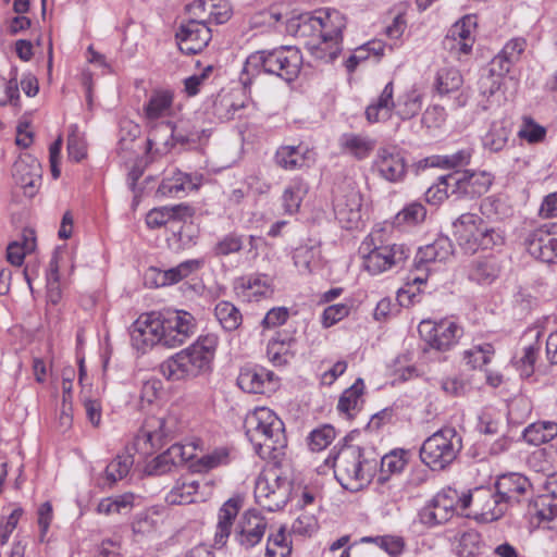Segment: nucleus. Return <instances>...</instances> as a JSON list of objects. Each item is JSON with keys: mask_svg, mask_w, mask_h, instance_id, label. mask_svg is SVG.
I'll return each instance as SVG.
<instances>
[{"mask_svg": "<svg viewBox=\"0 0 557 557\" xmlns=\"http://www.w3.org/2000/svg\"><path fill=\"white\" fill-rule=\"evenodd\" d=\"M308 184L300 177H296L289 182L282 195V206L284 212L294 214L298 212L300 205L308 194Z\"/></svg>", "mask_w": 557, "mask_h": 557, "instance_id": "nucleus-38", "label": "nucleus"}, {"mask_svg": "<svg viewBox=\"0 0 557 557\" xmlns=\"http://www.w3.org/2000/svg\"><path fill=\"white\" fill-rule=\"evenodd\" d=\"M495 490L498 493V499H503L509 508L511 505L520 503L530 492L531 483L520 473H507L498 476Z\"/></svg>", "mask_w": 557, "mask_h": 557, "instance_id": "nucleus-25", "label": "nucleus"}, {"mask_svg": "<svg viewBox=\"0 0 557 557\" xmlns=\"http://www.w3.org/2000/svg\"><path fill=\"white\" fill-rule=\"evenodd\" d=\"M481 536L474 531L470 530L463 532L456 545V552L460 557H473L480 552Z\"/></svg>", "mask_w": 557, "mask_h": 557, "instance_id": "nucleus-57", "label": "nucleus"}, {"mask_svg": "<svg viewBox=\"0 0 557 557\" xmlns=\"http://www.w3.org/2000/svg\"><path fill=\"white\" fill-rule=\"evenodd\" d=\"M462 449V437L455 428L445 426L429 436L420 449V458L432 470H443Z\"/></svg>", "mask_w": 557, "mask_h": 557, "instance_id": "nucleus-7", "label": "nucleus"}, {"mask_svg": "<svg viewBox=\"0 0 557 557\" xmlns=\"http://www.w3.org/2000/svg\"><path fill=\"white\" fill-rule=\"evenodd\" d=\"M494 355L495 349L491 343H476L463 351V360L472 369H482L491 362Z\"/></svg>", "mask_w": 557, "mask_h": 557, "instance_id": "nucleus-45", "label": "nucleus"}, {"mask_svg": "<svg viewBox=\"0 0 557 557\" xmlns=\"http://www.w3.org/2000/svg\"><path fill=\"white\" fill-rule=\"evenodd\" d=\"M463 508H472L476 519L492 522L502 518L508 510L503 499H498L496 490L479 487L473 492L463 494Z\"/></svg>", "mask_w": 557, "mask_h": 557, "instance_id": "nucleus-11", "label": "nucleus"}, {"mask_svg": "<svg viewBox=\"0 0 557 557\" xmlns=\"http://www.w3.org/2000/svg\"><path fill=\"white\" fill-rule=\"evenodd\" d=\"M218 345V335L209 333L200 336L189 347L163 361L160 372L170 381L196 377L211 369Z\"/></svg>", "mask_w": 557, "mask_h": 557, "instance_id": "nucleus-1", "label": "nucleus"}, {"mask_svg": "<svg viewBox=\"0 0 557 557\" xmlns=\"http://www.w3.org/2000/svg\"><path fill=\"white\" fill-rule=\"evenodd\" d=\"M336 432L332 425H323L313 430L309 436V446L312 450H322L327 447L335 438Z\"/></svg>", "mask_w": 557, "mask_h": 557, "instance_id": "nucleus-62", "label": "nucleus"}, {"mask_svg": "<svg viewBox=\"0 0 557 557\" xmlns=\"http://www.w3.org/2000/svg\"><path fill=\"white\" fill-rule=\"evenodd\" d=\"M237 288L242 289V296L246 300L259 301L274 294V281L268 274L255 273L242 277Z\"/></svg>", "mask_w": 557, "mask_h": 557, "instance_id": "nucleus-30", "label": "nucleus"}, {"mask_svg": "<svg viewBox=\"0 0 557 557\" xmlns=\"http://www.w3.org/2000/svg\"><path fill=\"white\" fill-rule=\"evenodd\" d=\"M290 553L292 547L287 541L285 528L281 527L275 534L269 535L265 555L267 557H288Z\"/></svg>", "mask_w": 557, "mask_h": 557, "instance_id": "nucleus-55", "label": "nucleus"}, {"mask_svg": "<svg viewBox=\"0 0 557 557\" xmlns=\"http://www.w3.org/2000/svg\"><path fill=\"white\" fill-rule=\"evenodd\" d=\"M530 512L539 519L540 523H547L549 529H557V503L553 498L537 497L530 505Z\"/></svg>", "mask_w": 557, "mask_h": 557, "instance_id": "nucleus-44", "label": "nucleus"}, {"mask_svg": "<svg viewBox=\"0 0 557 557\" xmlns=\"http://www.w3.org/2000/svg\"><path fill=\"white\" fill-rule=\"evenodd\" d=\"M379 175L392 183L400 182L407 173V163L396 146L380 147L373 162Z\"/></svg>", "mask_w": 557, "mask_h": 557, "instance_id": "nucleus-20", "label": "nucleus"}, {"mask_svg": "<svg viewBox=\"0 0 557 557\" xmlns=\"http://www.w3.org/2000/svg\"><path fill=\"white\" fill-rule=\"evenodd\" d=\"M475 26L474 16L467 15L454 24L448 34L462 41L463 49H472L474 44L473 29Z\"/></svg>", "mask_w": 557, "mask_h": 557, "instance_id": "nucleus-54", "label": "nucleus"}, {"mask_svg": "<svg viewBox=\"0 0 557 557\" xmlns=\"http://www.w3.org/2000/svg\"><path fill=\"white\" fill-rule=\"evenodd\" d=\"M214 315L226 332L237 330L243 323V315L239 309L230 301H219L214 308Z\"/></svg>", "mask_w": 557, "mask_h": 557, "instance_id": "nucleus-43", "label": "nucleus"}, {"mask_svg": "<svg viewBox=\"0 0 557 557\" xmlns=\"http://www.w3.org/2000/svg\"><path fill=\"white\" fill-rule=\"evenodd\" d=\"M383 231H372L359 248L363 258V267L371 274H380L393 267L403 264L410 250L403 244L385 245Z\"/></svg>", "mask_w": 557, "mask_h": 557, "instance_id": "nucleus-6", "label": "nucleus"}, {"mask_svg": "<svg viewBox=\"0 0 557 557\" xmlns=\"http://www.w3.org/2000/svg\"><path fill=\"white\" fill-rule=\"evenodd\" d=\"M302 63V55L294 46H281L271 50L251 53L244 65V73L256 76L260 73L273 74L286 82L294 81Z\"/></svg>", "mask_w": 557, "mask_h": 557, "instance_id": "nucleus-3", "label": "nucleus"}, {"mask_svg": "<svg viewBox=\"0 0 557 557\" xmlns=\"http://www.w3.org/2000/svg\"><path fill=\"white\" fill-rule=\"evenodd\" d=\"M525 49V40L513 38L492 59L491 71L496 74L506 75L511 66L516 64Z\"/></svg>", "mask_w": 557, "mask_h": 557, "instance_id": "nucleus-31", "label": "nucleus"}, {"mask_svg": "<svg viewBox=\"0 0 557 557\" xmlns=\"http://www.w3.org/2000/svg\"><path fill=\"white\" fill-rule=\"evenodd\" d=\"M243 502L239 497L227 499L219 509L218 522L214 533V547L222 548L226 545L232 534L234 521L239 513Z\"/></svg>", "mask_w": 557, "mask_h": 557, "instance_id": "nucleus-27", "label": "nucleus"}, {"mask_svg": "<svg viewBox=\"0 0 557 557\" xmlns=\"http://www.w3.org/2000/svg\"><path fill=\"white\" fill-rule=\"evenodd\" d=\"M343 153L349 154L357 160H363L370 156L375 147V140L369 136L345 133L338 139Z\"/></svg>", "mask_w": 557, "mask_h": 557, "instance_id": "nucleus-33", "label": "nucleus"}, {"mask_svg": "<svg viewBox=\"0 0 557 557\" xmlns=\"http://www.w3.org/2000/svg\"><path fill=\"white\" fill-rule=\"evenodd\" d=\"M541 335L540 331H535V343L523 348L522 356L513 358V366L520 372L522 377H529L534 372V364L541 349V345L539 343V337Z\"/></svg>", "mask_w": 557, "mask_h": 557, "instance_id": "nucleus-46", "label": "nucleus"}, {"mask_svg": "<svg viewBox=\"0 0 557 557\" xmlns=\"http://www.w3.org/2000/svg\"><path fill=\"white\" fill-rule=\"evenodd\" d=\"M326 463L334 469L339 484L348 491L357 492L366 486L372 478L375 463L366 460L358 446H344L336 454L330 455Z\"/></svg>", "mask_w": 557, "mask_h": 557, "instance_id": "nucleus-4", "label": "nucleus"}, {"mask_svg": "<svg viewBox=\"0 0 557 557\" xmlns=\"http://www.w3.org/2000/svg\"><path fill=\"white\" fill-rule=\"evenodd\" d=\"M274 373L262 367L245 368L240 371L237 384L246 393L263 394L274 388Z\"/></svg>", "mask_w": 557, "mask_h": 557, "instance_id": "nucleus-26", "label": "nucleus"}, {"mask_svg": "<svg viewBox=\"0 0 557 557\" xmlns=\"http://www.w3.org/2000/svg\"><path fill=\"white\" fill-rule=\"evenodd\" d=\"M527 251L543 262H557V239L550 226L542 225L524 237Z\"/></svg>", "mask_w": 557, "mask_h": 557, "instance_id": "nucleus-21", "label": "nucleus"}, {"mask_svg": "<svg viewBox=\"0 0 557 557\" xmlns=\"http://www.w3.org/2000/svg\"><path fill=\"white\" fill-rule=\"evenodd\" d=\"M228 462V450L226 448H219L193 461L190 468L197 472H207L219 466L227 465Z\"/></svg>", "mask_w": 557, "mask_h": 557, "instance_id": "nucleus-53", "label": "nucleus"}, {"mask_svg": "<svg viewBox=\"0 0 557 557\" xmlns=\"http://www.w3.org/2000/svg\"><path fill=\"white\" fill-rule=\"evenodd\" d=\"M275 164L284 170L294 171L309 168L314 163V152L306 146H281L274 157Z\"/></svg>", "mask_w": 557, "mask_h": 557, "instance_id": "nucleus-28", "label": "nucleus"}, {"mask_svg": "<svg viewBox=\"0 0 557 557\" xmlns=\"http://www.w3.org/2000/svg\"><path fill=\"white\" fill-rule=\"evenodd\" d=\"M511 126L512 122L509 119L494 121L482 138L483 147L491 152L502 151L508 143Z\"/></svg>", "mask_w": 557, "mask_h": 557, "instance_id": "nucleus-36", "label": "nucleus"}, {"mask_svg": "<svg viewBox=\"0 0 557 557\" xmlns=\"http://www.w3.org/2000/svg\"><path fill=\"white\" fill-rule=\"evenodd\" d=\"M455 236L467 253L480 249H493L505 244V234L498 227L490 226L481 216L463 213L455 222Z\"/></svg>", "mask_w": 557, "mask_h": 557, "instance_id": "nucleus-5", "label": "nucleus"}, {"mask_svg": "<svg viewBox=\"0 0 557 557\" xmlns=\"http://www.w3.org/2000/svg\"><path fill=\"white\" fill-rule=\"evenodd\" d=\"M557 436V423L540 421L530 424L523 432V438L531 445L540 446Z\"/></svg>", "mask_w": 557, "mask_h": 557, "instance_id": "nucleus-42", "label": "nucleus"}, {"mask_svg": "<svg viewBox=\"0 0 557 557\" xmlns=\"http://www.w3.org/2000/svg\"><path fill=\"white\" fill-rule=\"evenodd\" d=\"M456 181H458L457 189L451 190L456 199L459 198H475L487 193L492 183L493 176L485 172H469L454 173Z\"/></svg>", "mask_w": 557, "mask_h": 557, "instance_id": "nucleus-23", "label": "nucleus"}, {"mask_svg": "<svg viewBox=\"0 0 557 557\" xmlns=\"http://www.w3.org/2000/svg\"><path fill=\"white\" fill-rule=\"evenodd\" d=\"M162 324L163 346L168 348L183 345L197 329L194 315L185 310L166 311L162 314Z\"/></svg>", "mask_w": 557, "mask_h": 557, "instance_id": "nucleus-13", "label": "nucleus"}, {"mask_svg": "<svg viewBox=\"0 0 557 557\" xmlns=\"http://www.w3.org/2000/svg\"><path fill=\"white\" fill-rule=\"evenodd\" d=\"M268 520L256 509L246 510L237 521L233 535L234 541L243 549L257 546L268 530Z\"/></svg>", "mask_w": 557, "mask_h": 557, "instance_id": "nucleus-15", "label": "nucleus"}, {"mask_svg": "<svg viewBox=\"0 0 557 557\" xmlns=\"http://www.w3.org/2000/svg\"><path fill=\"white\" fill-rule=\"evenodd\" d=\"M20 99L17 70L12 69L9 77L0 76V106L20 107Z\"/></svg>", "mask_w": 557, "mask_h": 557, "instance_id": "nucleus-49", "label": "nucleus"}, {"mask_svg": "<svg viewBox=\"0 0 557 557\" xmlns=\"http://www.w3.org/2000/svg\"><path fill=\"white\" fill-rule=\"evenodd\" d=\"M462 83V76L457 69L444 67L437 72L435 87L438 94L446 95L458 90Z\"/></svg>", "mask_w": 557, "mask_h": 557, "instance_id": "nucleus-51", "label": "nucleus"}, {"mask_svg": "<svg viewBox=\"0 0 557 557\" xmlns=\"http://www.w3.org/2000/svg\"><path fill=\"white\" fill-rule=\"evenodd\" d=\"M12 175L16 185L23 188L24 194L33 196L41 182V168L39 162L30 156L21 157L15 161Z\"/></svg>", "mask_w": 557, "mask_h": 557, "instance_id": "nucleus-24", "label": "nucleus"}, {"mask_svg": "<svg viewBox=\"0 0 557 557\" xmlns=\"http://www.w3.org/2000/svg\"><path fill=\"white\" fill-rule=\"evenodd\" d=\"M363 541L374 542L376 545L385 550L391 557H398L403 554L405 548L404 540L399 536H377L375 539L366 537Z\"/></svg>", "mask_w": 557, "mask_h": 557, "instance_id": "nucleus-64", "label": "nucleus"}, {"mask_svg": "<svg viewBox=\"0 0 557 557\" xmlns=\"http://www.w3.org/2000/svg\"><path fill=\"white\" fill-rule=\"evenodd\" d=\"M364 384L362 379H358L350 387L345 389L337 404L339 412L351 416V412L357 408L358 403L363 393Z\"/></svg>", "mask_w": 557, "mask_h": 557, "instance_id": "nucleus-52", "label": "nucleus"}, {"mask_svg": "<svg viewBox=\"0 0 557 557\" xmlns=\"http://www.w3.org/2000/svg\"><path fill=\"white\" fill-rule=\"evenodd\" d=\"M463 508V494L460 495L454 488H444L438 492L431 502L419 511V521L431 528L449 521L457 508Z\"/></svg>", "mask_w": 557, "mask_h": 557, "instance_id": "nucleus-10", "label": "nucleus"}, {"mask_svg": "<svg viewBox=\"0 0 557 557\" xmlns=\"http://www.w3.org/2000/svg\"><path fill=\"white\" fill-rule=\"evenodd\" d=\"M67 152L70 159L79 162L87 154V146L84 136L79 133L77 125L70 126V134L67 137Z\"/></svg>", "mask_w": 557, "mask_h": 557, "instance_id": "nucleus-58", "label": "nucleus"}, {"mask_svg": "<svg viewBox=\"0 0 557 557\" xmlns=\"http://www.w3.org/2000/svg\"><path fill=\"white\" fill-rule=\"evenodd\" d=\"M199 490V482L190 478H181L166 494L169 505H187L194 503V496Z\"/></svg>", "mask_w": 557, "mask_h": 557, "instance_id": "nucleus-39", "label": "nucleus"}, {"mask_svg": "<svg viewBox=\"0 0 557 557\" xmlns=\"http://www.w3.org/2000/svg\"><path fill=\"white\" fill-rule=\"evenodd\" d=\"M395 108L397 109L396 114L401 120H409L414 117L417 114H419L422 108L421 91L416 86H412L398 98Z\"/></svg>", "mask_w": 557, "mask_h": 557, "instance_id": "nucleus-41", "label": "nucleus"}, {"mask_svg": "<svg viewBox=\"0 0 557 557\" xmlns=\"http://www.w3.org/2000/svg\"><path fill=\"white\" fill-rule=\"evenodd\" d=\"M418 331L430 347L442 351L448 350L462 335L461 327L447 319L440 322L423 320L419 324Z\"/></svg>", "mask_w": 557, "mask_h": 557, "instance_id": "nucleus-14", "label": "nucleus"}, {"mask_svg": "<svg viewBox=\"0 0 557 557\" xmlns=\"http://www.w3.org/2000/svg\"><path fill=\"white\" fill-rule=\"evenodd\" d=\"M243 244V237L240 235L230 233L214 245L213 252L215 256H228L240 251Z\"/></svg>", "mask_w": 557, "mask_h": 557, "instance_id": "nucleus-63", "label": "nucleus"}, {"mask_svg": "<svg viewBox=\"0 0 557 557\" xmlns=\"http://www.w3.org/2000/svg\"><path fill=\"white\" fill-rule=\"evenodd\" d=\"M305 46L309 53L323 63L333 62L342 51V44L317 36H305Z\"/></svg>", "mask_w": 557, "mask_h": 557, "instance_id": "nucleus-35", "label": "nucleus"}, {"mask_svg": "<svg viewBox=\"0 0 557 557\" xmlns=\"http://www.w3.org/2000/svg\"><path fill=\"white\" fill-rule=\"evenodd\" d=\"M175 37L183 53L196 54L208 46L211 40V29L201 22L189 20L180 26Z\"/></svg>", "mask_w": 557, "mask_h": 557, "instance_id": "nucleus-22", "label": "nucleus"}, {"mask_svg": "<svg viewBox=\"0 0 557 557\" xmlns=\"http://www.w3.org/2000/svg\"><path fill=\"white\" fill-rule=\"evenodd\" d=\"M292 493V482L277 466H270L258 476L255 485L256 502L268 511L282 509Z\"/></svg>", "mask_w": 557, "mask_h": 557, "instance_id": "nucleus-8", "label": "nucleus"}, {"mask_svg": "<svg viewBox=\"0 0 557 557\" xmlns=\"http://www.w3.org/2000/svg\"><path fill=\"white\" fill-rule=\"evenodd\" d=\"M196 188L197 185L191 181L188 174L176 171L172 176L162 180L158 193L162 196L180 198L182 194Z\"/></svg>", "mask_w": 557, "mask_h": 557, "instance_id": "nucleus-40", "label": "nucleus"}, {"mask_svg": "<svg viewBox=\"0 0 557 557\" xmlns=\"http://www.w3.org/2000/svg\"><path fill=\"white\" fill-rule=\"evenodd\" d=\"M133 465L134 457L131 453L123 451L116 455V457L111 460L104 470L107 481L110 484H114L117 481L124 479L128 474Z\"/></svg>", "mask_w": 557, "mask_h": 557, "instance_id": "nucleus-47", "label": "nucleus"}, {"mask_svg": "<svg viewBox=\"0 0 557 557\" xmlns=\"http://www.w3.org/2000/svg\"><path fill=\"white\" fill-rule=\"evenodd\" d=\"M178 420L173 413L164 417H150L136 436V445L143 449V442L145 445L148 444L151 449L161 448L178 432Z\"/></svg>", "mask_w": 557, "mask_h": 557, "instance_id": "nucleus-12", "label": "nucleus"}, {"mask_svg": "<svg viewBox=\"0 0 557 557\" xmlns=\"http://www.w3.org/2000/svg\"><path fill=\"white\" fill-rule=\"evenodd\" d=\"M453 243L448 237H438L434 243L419 248L414 257V272L410 280L414 284H422L426 281V274L420 275L418 272L431 270L430 265L436 262H445L453 256Z\"/></svg>", "mask_w": 557, "mask_h": 557, "instance_id": "nucleus-18", "label": "nucleus"}, {"mask_svg": "<svg viewBox=\"0 0 557 557\" xmlns=\"http://www.w3.org/2000/svg\"><path fill=\"white\" fill-rule=\"evenodd\" d=\"M457 185L458 181H456L454 173L441 176L438 182L425 191V200L433 205L440 203L444 199L454 196L451 190L457 189Z\"/></svg>", "mask_w": 557, "mask_h": 557, "instance_id": "nucleus-48", "label": "nucleus"}, {"mask_svg": "<svg viewBox=\"0 0 557 557\" xmlns=\"http://www.w3.org/2000/svg\"><path fill=\"white\" fill-rule=\"evenodd\" d=\"M205 265L203 259H189L176 267L158 272V284L173 285L199 271Z\"/></svg>", "mask_w": 557, "mask_h": 557, "instance_id": "nucleus-37", "label": "nucleus"}, {"mask_svg": "<svg viewBox=\"0 0 557 557\" xmlns=\"http://www.w3.org/2000/svg\"><path fill=\"white\" fill-rule=\"evenodd\" d=\"M173 99L174 95L171 90H153L143 107L147 124L154 125L159 120L170 117L173 112Z\"/></svg>", "mask_w": 557, "mask_h": 557, "instance_id": "nucleus-29", "label": "nucleus"}, {"mask_svg": "<svg viewBox=\"0 0 557 557\" xmlns=\"http://www.w3.org/2000/svg\"><path fill=\"white\" fill-rule=\"evenodd\" d=\"M246 435L262 459H277L286 446L283 421L267 408L255 409L245 420Z\"/></svg>", "mask_w": 557, "mask_h": 557, "instance_id": "nucleus-2", "label": "nucleus"}, {"mask_svg": "<svg viewBox=\"0 0 557 557\" xmlns=\"http://www.w3.org/2000/svg\"><path fill=\"white\" fill-rule=\"evenodd\" d=\"M161 516L156 508H149L137 513L132 522V530L136 535H149L157 531Z\"/></svg>", "mask_w": 557, "mask_h": 557, "instance_id": "nucleus-50", "label": "nucleus"}, {"mask_svg": "<svg viewBox=\"0 0 557 557\" xmlns=\"http://www.w3.org/2000/svg\"><path fill=\"white\" fill-rule=\"evenodd\" d=\"M242 108L243 106L236 104L230 95H220L213 102V114L220 121H228Z\"/></svg>", "mask_w": 557, "mask_h": 557, "instance_id": "nucleus-60", "label": "nucleus"}, {"mask_svg": "<svg viewBox=\"0 0 557 557\" xmlns=\"http://www.w3.org/2000/svg\"><path fill=\"white\" fill-rule=\"evenodd\" d=\"M395 106L394 86L393 82H389L385 85L377 99L367 107L366 117L370 123L387 121L391 119Z\"/></svg>", "mask_w": 557, "mask_h": 557, "instance_id": "nucleus-32", "label": "nucleus"}, {"mask_svg": "<svg viewBox=\"0 0 557 557\" xmlns=\"http://www.w3.org/2000/svg\"><path fill=\"white\" fill-rule=\"evenodd\" d=\"M193 215V210L186 205H175L171 207H160L151 209L147 216L146 223L149 228H160L170 221L184 220Z\"/></svg>", "mask_w": 557, "mask_h": 557, "instance_id": "nucleus-34", "label": "nucleus"}, {"mask_svg": "<svg viewBox=\"0 0 557 557\" xmlns=\"http://www.w3.org/2000/svg\"><path fill=\"white\" fill-rule=\"evenodd\" d=\"M496 275V269L488 260H475L469 270V278L480 284L491 283Z\"/></svg>", "mask_w": 557, "mask_h": 557, "instance_id": "nucleus-59", "label": "nucleus"}, {"mask_svg": "<svg viewBox=\"0 0 557 557\" xmlns=\"http://www.w3.org/2000/svg\"><path fill=\"white\" fill-rule=\"evenodd\" d=\"M195 451L196 445L194 443L173 444L164 453L147 462L144 472L149 476H159L170 473L177 466L194 460L196 458Z\"/></svg>", "mask_w": 557, "mask_h": 557, "instance_id": "nucleus-17", "label": "nucleus"}, {"mask_svg": "<svg viewBox=\"0 0 557 557\" xmlns=\"http://www.w3.org/2000/svg\"><path fill=\"white\" fill-rule=\"evenodd\" d=\"M162 314H141L131 327V341L137 350L146 351L157 344L163 346Z\"/></svg>", "mask_w": 557, "mask_h": 557, "instance_id": "nucleus-16", "label": "nucleus"}, {"mask_svg": "<svg viewBox=\"0 0 557 557\" xmlns=\"http://www.w3.org/2000/svg\"><path fill=\"white\" fill-rule=\"evenodd\" d=\"M426 216V209L420 201H412L404 207L396 216L395 224L397 225H414L424 221Z\"/></svg>", "mask_w": 557, "mask_h": 557, "instance_id": "nucleus-56", "label": "nucleus"}, {"mask_svg": "<svg viewBox=\"0 0 557 557\" xmlns=\"http://www.w3.org/2000/svg\"><path fill=\"white\" fill-rule=\"evenodd\" d=\"M334 211L336 219L345 228L356 227L361 218L358 203H355V207L347 208V206L337 201L334 206Z\"/></svg>", "mask_w": 557, "mask_h": 557, "instance_id": "nucleus-61", "label": "nucleus"}, {"mask_svg": "<svg viewBox=\"0 0 557 557\" xmlns=\"http://www.w3.org/2000/svg\"><path fill=\"white\" fill-rule=\"evenodd\" d=\"M345 27L346 18L339 11L319 10L314 14H305L300 17L297 36H317L342 44Z\"/></svg>", "mask_w": 557, "mask_h": 557, "instance_id": "nucleus-9", "label": "nucleus"}, {"mask_svg": "<svg viewBox=\"0 0 557 557\" xmlns=\"http://www.w3.org/2000/svg\"><path fill=\"white\" fill-rule=\"evenodd\" d=\"M405 456L406 451L400 449L393 450L381 459V468L376 482L380 493L382 495L386 494L387 499L391 502H397L403 497L401 491L398 488L399 483L395 480H391L389 476L400 473L405 469L407 465Z\"/></svg>", "mask_w": 557, "mask_h": 557, "instance_id": "nucleus-19", "label": "nucleus"}]
</instances>
